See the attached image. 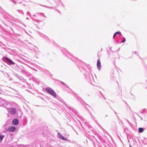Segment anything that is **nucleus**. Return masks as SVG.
<instances>
[{
  "instance_id": "9",
  "label": "nucleus",
  "mask_w": 147,
  "mask_h": 147,
  "mask_svg": "<svg viewBox=\"0 0 147 147\" xmlns=\"http://www.w3.org/2000/svg\"><path fill=\"white\" fill-rule=\"evenodd\" d=\"M144 130V129L140 127L139 128L138 131L140 133L142 132Z\"/></svg>"
},
{
  "instance_id": "5",
  "label": "nucleus",
  "mask_w": 147,
  "mask_h": 147,
  "mask_svg": "<svg viewBox=\"0 0 147 147\" xmlns=\"http://www.w3.org/2000/svg\"><path fill=\"white\" fill-rule=\"evenodd\" d=\"M57 135L58 137L63 140H66V139L65 138L62 136L59 133H58L57 134Z\"/></svg>"
},
{
  "instance_id": "3",
  "label": "nucleus",
  "mask_w": 147,
  "mask_h": 147,
  "mask_svg": "<svg viewBox=\"0 0 147 147\" xmlns=\"http://www.w3.org/2000/svg\"><path fill=\"white\" fill-rule=\"evenodd\" d=\"M12 123L13 125H18L19 123V121L17 119H14L13 120Z\"/></svg>"
},
{
  "instance_id": "6",
  "label": "nucleus",
  "mask_w": 147,
  "mask_h": 147,
  "mask_svg": "<svg viewBox=\"0 0 147 147\" xmlns=\"http://www.w3.org/2000/svg\"><path fill=\"white\" fill-rule=\"evenodd\" d=\"M16 112V110L15 108H12L10 111V113L12 115L14 114Z\"/></svg>"
},
{
  "instance_id": "8",
  "label": "nucleus",
  "mask_w": 147,
  "mask_h": 147,
  "mask_svg": "<svg viewBox=\"0 0 147 147\" xmlns=\"http://www.w3.org/2000/svg\"><path fill=\"white\" fill-rule=\"evenodd\" d=\"M117 34H119L121 35V32H116L113 35V38H114L115 37L116 35Z\"/></svg>"
},
{
  "instance_id": "11",
  "label": "nucleus",
  "mask_w": 147,
  "mask_h": 147,
  "mask_svg": "<svg viewBox=\"0 0 147 147\" xmlns=\"http://www.w3.org/2000/svg\"><path fill=\"white\" fill-rule=\"evenodd\" d=\"M125 38H124L123 40L121 41V42H125Z\"/></svg>"
},
{
  "instance_id": "12",
  "label": "nucleus",
  "mask_w": 147,
  "mask_h": 147,
  "mask_svg": "<svg viewBox=\"0 0 147 147\" xmlns=\"http://www.w3.org/2000/svg\"><path fill=\"white\" fill-rule=\"evenodd\" d=\"M130 147H132L131 145L130 146Z\"/></svg>"
},
{
  "instance_id": "10",
  "label": "nucleus",
  "mask_w": 147,
  "mask_h": 147,
  "mask_svg": "<svg viewBox=\"0 0 147 147\" xmlns=\"http://www.w3.org/2000/svg\"><path fill=\"white\" fill-rule=\"evenodd\" d=\"M4 137V136L3 135H0V140L1 141L2 140Z\"/></svg>"
},
{
  "instance_id": "2",
  "label": "nucleus",
  "mask_w": 147,
  "mask_h": 147,
  "mask_svg": "<svg viewBox=\"0 0 147 147\" xmlns=\"http://www.w3.org/2000/svg\"><path fill=\"white\" fill-rule=\"evenodd\" d=\"M16 129V127L14 126H11L8 129L7 131L9 132H13Z\"/></svg>"
},
{
  "instance_id": "1",
  "label": "nucleus",
  "mask_w": 147,
  "mask_h": 147,
  "mask_svg": "<svg viewBox=\"0 0 147 147\" xmlns=\"http://www.w3.org/2000/svg\"><path fill=\"white\" fill-rule=\"evenodd\" d=\"M46 90L48 93L55 97L57 96V95L54 91L51 88L49 87H47L46 88Z\"/></svg>"
},
{
  "instance_id": "7",
  "label": "nucleus",
  "mask_w": 147,
  "mask_h": 147,
  "mask_svg": "<svg viewBox=\"0 0 147 147\" xmlns=\"http://www.w3.org/2000/svg\"><path fill=\"white\" fill-rule=\"evenodd\" d=\"M5 58L8 61H9L11 64H13V65H14L15 64V63L13 62L12 60H11L10 59H9V58H8L7 57H5Z\"/></svg>"
},
{
  "instance_id": "4",
  "label": "nucleus",
  "mask_w": 147,
  "mask_h": 147,
  "mask_svg": "<svg viewBox=\"0 0 147 147\" xmlns=\"http://www.w3.org/2000/svg\"><path fill=\"white\" fill-rule=\"evenodd\" d=\"M97 66L98 67V68L99 69H100L101 67V63L100 60H98L97 61Z\"/></svg>"
}]
</instances>
